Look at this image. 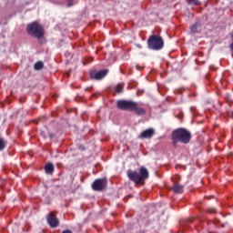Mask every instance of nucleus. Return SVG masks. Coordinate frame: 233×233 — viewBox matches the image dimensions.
Listing matches in <instances>:
<instances>
[{
	"label": "nucleus",
	"instance_id": "f257e3e1",
	"mask_svg": "<svg viewBox=\"0 0 233 233\" xmlns=\"http://www.w3.org/2000/svg\"><path fill=\"white\" fill-rule=\"evenodd\" d=\"M192 138V135L186 128H177L172 133V141L174 147L177 145V143H183L184 145H188L190 143V139Z\"/></svg>",
	"mask_w": 233,
	"mask_h": 233
},
{
	"label": "nucleus",
	"instance_id": "f03ea898",
	"mask_svg": "<svg viewBox=\"0 0 233 233\" xmlns=\"http://www.w3.org/2000/svg\"><path fill=\"white\" fill-rule=\"evenodd\" d=\"M148 169H147L145 167L139 168V173L137 171H131L127 173V177L130 181H133L137 185L141 183V181H145V179H148Z\"/></svg>",
	"mask_w": 233,
	"mask_h": 233
},
{
	"label": "nucleus",
	"instance_id": "7ed1b4c3",
	"mask_svg": "<svg viewBox=\"0 0 233 233\" xmlns=\"http://www.w3.org/2000/svg\"><path fill=\"white\" fill-rule=\"evenodd\" d=\"M27 34L32 35V37H36V39H41L45 35V29L37 22H33L27 25Z\"/></svg>",
	"mask_w": 233,
	"mask_h": 233
},
{
	"label": "nucleus",
	"instance_id": "20e7f679",
	"mask_svg": "<svg viewBox=\"0 0 233 233\" xmlns=\"http://www.w3.org/2000/svg\"><path fill=\"white\" fill-rule=\"evenodd\" d=\"M150 50H161L165 46V42L161 36L152 35L147 40Z\"/></svg>",
	"mask_w": 233,
	"mask_h": 233
},
{
	"label": "nucleus",
	"instance_id": "39448f33",
	"mask_svg": "<svg viewBox=\"0 0 233 233\" xmlns=\"http://www.w3.org/2000/svg\"><path fill=\"white\" fill-rule=\"evenodd\" d=\"M117 108L120 110H127L128 112H133L136 107V102L128 100H119L116 104Z\"/></svg>",
	"mask_w": 233,
	"mask_h": 233
},
{
	"label": "nucleus",
	"instance_id": "423d86ee",
	"mask_svg": "<svg viewBox=\"0 0 233 233\" xmlns=\"http://www.w3.org/2000/svg\"><path fill=\"white\" fill-rule=\"evenodd\" d=\"M106 187V178H98L96 179L92 184L93 190H96V192H101L103 188Z\"/></svg>",
	"mask_w": 233,
	"mask_h": 233
},
{
	"label": "nucleus",
	"instance_id": "0eeeda50",
	"mask_svg": "<svg viewBox=\"0 0 233 233\" xmlns=\"http://www.w3.org/2000/svg\"><path fill=\"white\" fill-rule=\"evenodd\" d=\"M154 134H156V130L154 128H148L144 130L139 136V139H152L154 137Z\"/></svg>",
	"mask_w": 233,
	"mask_h": 233
},
{
	"label": "nucleus",
	"instance_id": "6e6552de",
	"mask_svg": "<svg viewBox=\"0 0 233 233\" xmlns=\"http://www.w3.org/2000/svg\"><path fill=\"white\" fill-rule=\"evenodd\" d=\"M47 223L51 228H56V227H59V219L54 216V213L48 214Z\"/></svg>",
	"mask_w": 233,
	"mask_h": 233
},
{
	"label": "nucleus",
	"instance_id": "1a4fd4ad",
	"mask_svg": "<svg viewBox=\"0 0 233 233\" xmlns=\"http://www.w3.org/2000/svg\"><path fill=\"white\" fill-rule=\"evenodd\" d=\"M106 74H108V70L104 69V70H100L96 73H91V77H92V79H96L99 81V79H103V77H105V76H106Z\"/></svg>",
	"mask_w": 233,
	"mask_h": 233
},
{
	"label": "nucleus",
	"instance_id": "9d476101",
	"mask_svg": "<svg viewBox=\"0 0 233 233\" xmlns=\"http://www.w3.org/2000/svg\"><path fill=\"white\" fill-rule=\"evenodd\" d=\"M133 112H135L137 116H145L147 114L145 108L139 106V104L137 102H135V107L133 108Z\"/></svg>",
	"mask_w": 233,
	"mask_h": 233
},
{
	"label": "nucleus",
	"instance_id": "9b49d317",
	"mask_svg": "<svg viewBox=\"0 0 233 233\" xmlns=\"http://www.w3.org/2000/svg\"><path fill=\"white\" fill-rule=\"evenodd\" d=\"M184 188H185V187H183L182 185L175 184V185L173 186V192H174L175 194H182Z\"/></svg>",
	"mask_w": 233,
	"mask_h": 233
},
{
	"label": "nucleus",
	"instance_id": "f8f14e48",
	"mask_svg": "<svg viewBox=\"0 0 233 233\" xmlns=\"http://www.w3.org/2000/svg\"><path fill=\"white\" fill-rule=\"evenodd\" d=\"M199 26H201V25L199 23H196L190 26V31L193 34H198V32H199Z\"/></svg>",
	"mask_w": 233,
	"mask_h": 233
},
{
	"label": "nucleus",
	"instance_id": "ddd939ff",
	"mask_svg": "<svg viewBox=\"0 0 233 233\" xmlns=\"http://www.w3.org/2000/svg\"><path fill=\"white\" fill-rule=\"evenodd\" d=\"M45 169H46V174H52V172H54V164H52V163H47V164L46 165Z\"/></svg>",
	"mask_w": 233,
	"mask_h": 233
},
{
	"label": "nucleus",
	"instance_id": "4468645a",
	"mask_svg": "<svg viewBox=\"0 0 233 233\" xmlns=\"http://www.w3.org/2000/svg\"><path fill=\"white\" fill-rule=\"evenodd\" d=\"M114 90H115L116 94H122L123 93V85L118 84V85L115 86Z\"/></svg>",
	"mask_w": 233,
	"mask_h": 233
},
{
	"label": "nucleus",
	"instance_id": "2eb2a0df",
	"mask_svg": "<svg viewBox=\"0 0 233 233\" xmlns=\"http://www.w3.org/2000/svg\"><path fill=\"white\" fill-rule=\"evenodd\" d=\"M5 147H6V140H5V138L0 137V151L5 150Z\"/></svg>",
	"mask_w": 233,
	"mask_h": 233
},
{
	"label": "nucleus",
	"instance_id": "dca6fc26",
	"mask_svg": "<svg viewBox=\"0 0 233 233\" xmlns=\"http://www.w3.org/2000/svg\"><path fill=\"white\" fill-rule=\"evenodd\" d=\"M43 62H36L35 64V70H43Z\"/></svg>",
	"mask_w": 233,
	"mask_h": 233
},
{
	"label": "nucleus",
	"instance_id": "f3484780",
	"mask_svg": "<svg viewBox=\"0 0 233 233\" xmlns=\"http://www.w3.org/2000/svg\"><path fill=\"white\" fill-rule=\"evenodd\" d=\"M187 3L189 5H194L195 6H197L198 5H199V0H187Z\"/></svg>",
	"mask_w": 233,
	"mask_h": 233
},
{
	"label": "nucleus",
	"instance_id": "a211bd4d",
	"mask_svg": "<svg viewBox=\"0 0 233 233\" xmlns=\"http://www.w3.org/2000/svg\"><path fill=\"white\" fill-rule=\"evenodd\" d=\"M67 2V6L70 8L74 5V0H66Z\"/></svg>",
	"mask_w": 233,
	"mask_h": 233
},
{
	"label": "nucleus",
	"instance_id": "6ab92c4d",
	"mask_svg": "<svg viewBox=\"0 0 233 233\" xmlns=\"http://www.w3.org/2000/svg\"><path fill=\"white\" fill-rule=\"evenodd\" d=\"M62 233H72V232L70 230H68V229H66Z\"/></svg>",
	"mask_w": 233,
	"mask_h": 233
},
{
	"label": "nucleus",
	"instance_id": "aec40b11",
	"mask_svg": "<svg viewBox=\"0 0 233 233\" xmlns=\"http://www.w3.org/2000/svg\"><path fill=\"white\" fill-rule=\"evenodd\" d=\"M138 48H141V46H138Z\"/></svg>",
	"mask_w": 233,
	"mask_h": 233
}]
</instances>
